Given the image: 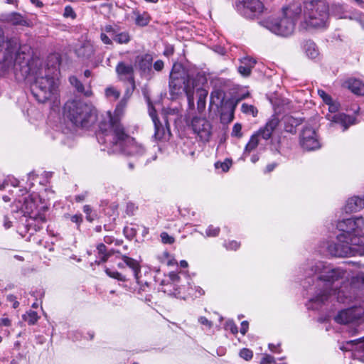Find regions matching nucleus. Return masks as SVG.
I'll list each match as a JSON object with an SVG mask.
<instances>
[{"mask_svg": "<svg viewBox=\"0 0 364 364\" xmlns=\"http://www.w3.org/2000/svg\"><path fill=\"white\" fill-rule=\"evenodd\" d=\"M303 269L305 277H316L318 292L309 301L312 309H318L336 293L338 288L334 287L335 282L348 280L350 277L343 268L322 261L309 262L304 265Z\"/></svg>", "mask_w": 364, "mask_h": 364, "instance_id": "f257e3e1", "label": "nucleus"}, {"mask_svg": "<svg viewBox=\"0 0 364 364\" xmlns=\"http://www.w3.org/2000/svg\"><path fill=\"white\" fill-rule=\"evenodd\" d=\"M207 82L204 73L195 75L188 74L181 65H174L170 74L169 88L172 95H178L182 91L186 93L190 107L194 106V94L198 97V109L201 112L205 107L208 91L203 88Z\"/></svg>", "mask_w": 364, "mask_h": 364, "instance_id": "f03ea898", "label": "nucleus"}, {"mask_svg": "<svg viewBox=\"0 0 364 364\" xmlns=\"http://www.w3.org/2000/svg\"><path fill=\"white\" fill-rule=\"evenodd\" d=\"M299 17V28L305 31L326 29L329 24V4L327 0H304Z\"/></svg>", "mask_w": 364, "mask_h": 364, "instance_id": "7ed1b4c3", "label": "nucleus"}, {"mask_svg": "<svg viewBox=\"0 0 364 364\" xmlns=\"http://www.w3.org/2000/svg\"><path fill=\"white\" fill-rule=\"evenodd\" d=\"M301 14L299 3H292L277 14L269 16L262 22V25L272 33L287 37L293 33L295 23Z\"/></svg>", "mask_w": 364, "mask_h": 364, "instance_id": "20e7f679", "label": "nucleus"}, {"mask_svg": "<svg viewBox=\"0 0 364 364\" xmlns=\"http://www.w3.org/2000/svg\"><path fill=\"white\" fill-rule=\"evenodd\" d=\"M3 48H5L4 64L6 68H13L16 71L19 70L22 73V76L26 77L31 72L28 56L24 52L18 50V44L15 41H5L4 31L0 27V50Z\"/></svg>", "mask_w": 364, "mask_h": 364, "instance_id": "39448f33", "label": "nucleus"}, {"mask_svg": "<svg viewBox=\"0 0 364 364\" xmlns=\"http://www.w3.org/2000/svg\"><path fill=\"white\" fill-rule=\"evenodd\" d=\"M64 114L75 126L87 128L97 119L96 109L82 101H68L64 106Z\"/></svg>", "mask_w": 364, "mask_h": 364, "instance_id": "423d86ee", "label": "nucleus"}, {"mask_svg": "<svg viewBox=\"0 0 364 364\" xmlns=\"http://www.w3.org/2000/svg\"><path fill=\"white\" fill-rule=\"evenodd\" d=\"M41 200L36 193H32L25 197L23 203L21 205L20 210L23 215L28 216L26 226L28 230L33 229L38 231L43 228L46 221V208L43 205L39 206Z\"/></svg>", "mask_w": 364, "mask_h": 364, "instance_id": "0eeeda50", "label": "nucleus"}, {"mask_svg": "<svg viewBox=\"0 0 364 364\" xmlns=\"http://www.w3.org/2000/svg\"><path fill=\"white\" fill-rule=\"evenodd\" d=\"M31 93L36 100L41 103L56 98L58 82L49 75V70L39 71L31 86Z\"/></svg>", "mask_w": 364, "mask_h": 364, "instance_id": "6e6552de", "label": "nucleus"}, {"mask_svg": "<svg viewBox=\"0 0 364 364\" xmlns=\"http://www.w3.org/2000/svg\"><path fill=\"white\" fill-rule=\"evenodd\" d=\"M123 137H117L114 132H110L105 136H97L100 143L106 144L114 146L113 151H122L130 156H141L145 152V149L141 144L130 137L125 132Z\"/></svg>", "mask_w": 364, "mask_h": 364, "instance_id": "1a4fd4ad", "label": "nucleus"}, {"mask_svg": "<svg viewBox=\"0 0 364 364\" xmlns=\"http://www.w3.org/2000/svg\"><path fill=\"white\" fill-rule=\"evenodd\" d=\"M127 105V100L123 97L116 107L114 113L107 112L102 116L100 122V132L97 136H105L110 132H114L117 137H123L124 135V128L120 123L125 107Z\"/></svg>", "mask_w": 364, "mask_h": 364, "instance_id": "9d476101", "label": "nucleus"}, {"mask_svg": "<svg viewBox=\"0 0 364 364\" xmlns=\"http://www.w3.org/2000/svg\"><path fill=\"white\" fill-rule=\"evenodd\" d=\"M338 230L342 233L337 236L339 242H346L348 237L361 233L364 227V219L363 217H353L348 219L339 220L336 225Z\"/></svg>", "mask_w": 364, "mask_h": 364, "instance_id": "9b49d317", "label": "nucleus"}, {"mask_svg": "<svg viewBox=\"0 0 364 364\" xmlns=\"http://www.w3.org/2000/svg\"><path fill=\"white\" fill-rule=\"evenodd\" d=\"M328 112L326 114V117L331 123L341 124L343 131H346L350 125L354 124V119L350 116L344 113L338 112L340 104L338 102L332 100L331 103L326 104Z\"/></svg>", "mask_w": 364, "mask_h": 364, "instance_id": "f8f14e48", "label": "nucleus"}, {"mask_svg": "<svg viewBox=\"0 0 364 364\" xmlns=\"http://www.w3.org/2000/svg\"><path fill=\"white\" fill-rule=\"evenodd\" d=\"M236 8L245 18H253L263 11L264 4L260 0H237Z\"/></svg>", "mask_w": 364, "mask_h": 364, "instance_id": "ddd939ff", "label": "nucleus"}, {"mask_svg": "<svg viewBox=\"0 0 364 364\" xmlns=\"http://www.w3.org/2000/svg\"><path fill=\"white\" fill-rule=\"evenodd\" d=\"M300 144L303 149L307 151H313L321 147L316 130L310 127L306 126L300 134Z\"/></svg>", "mask_w": 364, "mask_h": 364, "instance_id": "4468645a", "label": "nucleus"}, {"mask_svg": "<svg viewBox=\"0 0 364 364\" xmlns=\"http://www.w3.org/2000/svg\"><path fill=\"white\" fill-rule=\"evenodd\" d=\"M191 127L201 141L206 142L210 140L212 134V126L205 118L197 117L193 118Z\"/></svg>", "mask_w": 364, "mask_h": 364, "instance_id": "2eb2a0df", "label": "nucleus"}, {"mask_svg": "<svg viewBox=\"0 0 364 364\" xmlns=\"http://www.w3.org/2000/svg\"><path fill=\"white\" fill-rule=\"evenodd\" d=\"M336 240V242L328 244L326 248L328 254L337 257L353 256V252H355V250L349 247L347 240H346V242H339L337 239Z\"/></svg>", "mask_w": 364, "mask_h": 364, "instance_id": "dca6fc26", "label": "nucleus"}, {"mask_svg": "<svg viewBox=\"0 0 364 364\" xmlns=\"http://www.w3.org/2000/svg\"><path fill=\"white\" fill-rule=\"evenodd\" d=\"M363 311L358 307H353L342 310L335 316L336 322L340 324H346L361 318Z\"/></svg>", "mask_w": 364, "mask_h": 364, "instance_id": "f3484780", "label": "nucleus"}, {"mask_svg": "<svg viewBox=\"0 0 364 364\" xmlns=\"http://www.w3.org/2000/svg\"><path fill=\"white\" fill-rule=\"evenodd\" d=\"M116 73L121 80L128 81L132 85V90L135 88L134 70L132 65L119 62L116 66Z\"/></svg>", "mask_w": 364, "mask_h": 364, "instance_id": "a211bd4d", "label": "nucleus"}, {"mask_svg": "<svg viewBox=\"0 0 364 364\" xmlns=\"http://www.w3.org/2000/svg\"><path fill=\"white\" fill-rule=\"evenodd\" d=\"M279 120L277 117L273 115L268 119L263 127H261L257 133L263 139L267 140L272 137V135L276 128L278 127Z\"/></svg>", "mask_w": 364, "mask_h": 364, "instance_id": "6ab92c4d", "label": "nucleus"}, {"mask_svg": "<svg viewBox=\"0 0 364 364\" xmlns=\"http://www.w3.org/2000/svg\"><path fill=\"white\" fill-rule=\"evenodd\" d=\"M347 241L349 247L356 250L353 252V256L364 255V235L362 232L348 237Z\"/></svg>", "mask_w": 364, "mask_h": 364, "instance_id": "aec40b11", "label": "nucleus"}, {"mask_svg": "<svg viewBox=\"0 0 364 364\" xmlns=\"http://www.w3.org/2000/svg\"><path fill=\"white\" fill-rule=\"evenodd\" d=\"M95 51L94 45L90 41H82L75 49L77 57L83 59L91 58L94 55Z\"/></svg>", "mask_w": 364, "mask_h": 364, "instance_id": "412c9836", "label": "nucleus"}, {"mask_svg": "<svg viewBox=\"0 0 364 364\" xmlns=\"http://www.w3.org/2000/svg\"><path fill=\"white\" fill-rule=\"evenodd\" d=\"M150 116L152 119V121L154 124L155 127V133H154V137L157 140H161V139H166L169 137L171 135V132L168 129L164 128L157 118V117L155 114V111H151L150 112Z\"/></svg>", "mask_w": 364, "mask_h": 364, "instance_id": "4be33fe9", "label": "nucleus"}, {"mask_svg": "<svg viewBox=\"0 0 364 364\" xmlns=\"http://www.w3.org/2000/svg\"><path fill=\"white\" fill-rule=\"evenodd\" d=\"M153 57L150 54H143L136 58L135 63L143 74L149 73L151 70Z\"/></svg>", "mask_w": 364, "mask_h": 364, "instance_id": "5701e85b", "label": "nucleus"}, {"mask_svg": "<svg viewBox=\"0 0 364 364\" xmlns=\"http://www.w3.org/2000/svg\"><path fill=\"white\" fill-rule=\"evenodd\" d=\"M120 258L124 262L126 266L132 270L136 282H140L141 265L139 262L135 259H133L124 255H121Z\"/></svg>", "mask_w": 364, "mask_h": 364, "instance_id": "b1692460", "label": "nucleus"}, {"mask_svg": "<svg viewBox=\"0 0 364 364\" xmlns=\"http://www.w3.org/2000/svg\"><path fill=\"white\" fill-rule=\"evenodd\" d=\"M343 86L357 95H364V83L360 80L349 78L343 83Z\"/></svg>", "mask_w": 364, "mask_h": 364, "instance_id": "393cba45", "label": "nucleus"}, {"mask_svg": "<svg viewBox=\"0 0 364 364\" xmlns=\"http://www.w3.org/2000/svg\"><path fill=\"white\" fill-rule=\"evenodd\" d=\"M364 208V195L362 197L353 196L350 198L345 205L346 212H357Z\"/></svg>", "mask_w": 364, "mask_h": 364, "instance_id": "a878e982", "label": "nucleus"}, {"mask_svg": "<svg viewBox=\"0 0 364 364\" xmlns=\"http://www.w3.org/2000/svg\"><path fill=\"white\" fill-rule=\"evenodd\" d=\"M256 60L250 57H245L240 59V65L238 67V72L243 77H248L251 74L252 69L255 67Z\"/></svg>", "mask_w": 364, "mask_h": 364, "instance_id": "bb28decb", "label": "nucleus"}, {"mask_svg": "<svg viewBox=\"0 0 364 364\" xmlns=\"http://www.w3.org/2000/svg\"><path fill=\"white\" fill-rule=\"evenodd\" d=\"M304 50L306 55L311 59H316L319 55V50L314 42L307 41L304 44Z\"/></svg>", "mask_w": 364, "mask_h": 364, "instance_id": "cd10ccee", "label": "nucleus"}, {"mask_svg": "<svg viewBox=\"0 0 364 364\" xmlns=\"http://www.w3.org/2000/svg\"><path fill=\"white\" fill-rule=\"evenodd\" d=\"M69 81L78 92L83 94L86 97H90L92 95L91 89L89 87L85 90L82 83L76 77L71 76L69 78Z\"/></svg>", "mask_w": 364, "mask_h": 364, "instance_id": "c85d7f7f", "label": "nucleus"}, {"mask_svg": "<svg viewBox=\"0 0 364 364\" xmlns=\"http://www.w3.org/2000/svg\"><path fill=\"white\" fill-rule=\"evenodd\" d=\"M259 136L257 132H255L251 136L248 143L246 144L243 153L244 156H246L257 148L259 144Z\"/></svg>", "mask_w": 364, "mask_h": 364, "instance_id": "c756f323", "label": "nucleus"}, {"mask_svg": "<svg viewBox=\"0 0 364 364\" xmlns=\"http://www.w3.org/2000/svg\"><path fill=\"white\" fill-rule=\"evenodd\" d=\"M135 23L139 26H145L148 25L150 21V16L146 12L140 14L139 12H134Z\"/></svg>", "mask_w": 364, "mask_h": 364, "instance_id": "7c9ffc66", "label": "nucleus"}, {"mask_svg": "<svg viewBox=\"0 0 364 364\" xmlns=\"http://www.w3.org/2000/svg\"><path fill=\"white\" fill-rule=\"evenodd\" d=\"M348 346H351V348H346L345 350H358L364 353V337L347 342Z\"/></svg>", "mask_w": 364, "mask_h": 364, "instance_id": "2f4dec72", "label": "nucleus"}, {"mask_svg": "<svg viewBox=\"0 0 364 364\" xmlns=\"http://www.w3.org/2000/svg\"><path fill=\"white\" fill-rule=\"evenodd\" d=\"M339 18H349L357 21L362 28H364V14L360 12H353L349 16H338Z\"/></svg>", "mask_w": 364, "mask_h": 364, "instance_id": "473e14b6", "label": "nucleus"}, {"mask_svg": "<svg viewBox=\"0 0 364 364\" xmlns=\"http://www.w3.org/2000/svg\"><path fill=\"white\" fill-rule=\"evenodd\" d=\"M298 124L299 122L296 119L291 117H287L285 118L284 129L287 132L294 133L296 132V127Z\"/></svg>", "mask_w": 364, "mask_h": 364, "instance_id": "72a5a7b5", "label": "nucleus"}, {"mask_svg": "<svg viewBox=\"0 0 364 364\" xmlns=\"http://www.w3.org/2000/svg\"><path fill=\"white\" fill-rule=\"evenodd\" d=\"M39 316L34 311H28L23 315V319L28 323V325H34L38 320Z\"/></svg>", "mask_w": 364, "mask_h": 364, "instance_id": "f704fd0d", "label": "nucleus"}, {"mask_svg": "<svg viewBox=\"0 0 364 364\" xmlns=\"http://www.w3.org/2000/svg\"><path fill=\"white\" fill-rule=\"evenodd\" d=\"M131 40L130 35L128 32H121L115 33L114 41L119 44L128 43Z\"/></svg>", "mask_w": 364, "mask_h": 364, "instance_id": "c9c22d12", "label": "nucleus"}, {"mask_svg": "<svg viewBox=\"0 0 364 364\" xmlns=\"http://www.w3.org/2000/svg\"><path fill=\"white\" fill-rule=\"evenodd\" d=\"M105 272L111 278H113V279H117L120 282H126L127 281L126 276L116 270H112L111 269L106 268Z\"/></svg>", "mask_w": 364, "mask_h": 364, "instance_id": "e433bc0d", "label": "nucleus"}, {"mask_svg": "<svg viewBox=\"0 0 364 364\" xmlns=\"http://www.w3.org/2000/svg\"><path fill=\"white\" fill-rule=\"evenodd\" d=\"M223 100V92L220 90H215L210 94V101L213 104H221Z\"/></svg>", "mask_w": 364, "mask_h": 364, "instance_id": "4c0bfd02", "label": "nucleus"}, {"mask_svg": "<svg viewBox=\"0 0 364 364\" xmlns=\"http://www.w3.org/2000/svg\"><path fill=\"white\" fill-rule=\"evenodd\" d=\"M241 110L243 113L252 115V117H256L258 112L257 108L255 106L246 103H243L242 105Z\"/></svg>", "mask_w": 364, "mask_h": 364, "instance_id": "58836bf2", "label": "nucleus"}, {"mask_svg": "<svg viewBox=\"0 0 364 364\" xmlns=\"http://www.w3.org/2000/svg\"><path fill=\"white\" fill-rule=\"evenodd\" d=\"M105 95L113 100H117L120 96V92L114 87H109L105 90Z\"/></svg>", "mask_w": 364, "mask_h": 364, "instance_id": "ea45409f", "label": "nucleus"}, {"mask_svg": "<svg viewBox=\"0 0 364 364\" xmlns=\"http://www.w3.org/2000/svg\"><path fill=\"white\" fill-rule=\"evenodd\" d=\"M9 21L13 25H25L26 23L23 16L16 13H14L9 16Z\"/></svg>", "mask_w": 364, "mask_h": 364, "instance_id": "a19ab883", "label": "nucleus"}, {"mask_svg": "<svg viewBox=\"0 0 364 364\" xmlns=\"http://www.w3.org/2000/svg\"><path fill=\"white\" fill-rule=\"evenodd\" d=\"M136 284L138 287L134 289V291L139 295H142L144 292L148 291V289H149V283L141 279L140 282H136Z\"/></svg>", "mask_w": 364, "mask_h": 364, "instance_id": "79ce46f5", "label": "nucleus"}, {"mask_svg": "<svg viewBox=\"0 0 364 364\" xmlns=\"http://www.w3.org/2000/svg\"><path fill=\"white\" fill-rule=\"evenodd\" d=\"M220 228L210 225L205 230V237H216L219 235Z\"/></svg>", "mask_w": 364, "mask_h": 364, "instance_id": "37998d69", "label": "nucleus"}, {"mask_svg": "<svg viewBox=\"0 0 364 364\" xmlns=\"http://www.w3.org/2000/svg\"><path fill=\"white\" fill-rule=\"evenodd\" d=\"M231 165L232 161L230 159H225L223 162H217L215 164L216 168H220L224 172L228 171Z\"/></svg>", "mask_w": 364, "mask_h": 364, "instance_id": "c03bdc74", "label": "nucleus"}, {"mask_svg": "<svg viewBox=\"0 0 364 364\" xmlns=\"http://www.w3.org/2000/svg\"><path fill=\"white\" fill-rule=\"evenodd\" d=\"M317 93L318 96L322 99L325 105L331 103V100H333L330 95L321 89H318Z\"/></svg>", "mask_w": 364, "mask_h": 364, "instance_id": "a18cd8bd", "label": "nucleus"}, {"mask_svg": "<svg viewBox=\"0 0 364 364\" xmlns=\"http://www.w3.org/2000/svg\"><path fill=\"white\" fill-rule=\"evenodd\" d=\"M240 356L244 360L248 361L253 357V352L248 348H242L239 353Z\"/></svg>", "mask_w": 364, "mask_h": 364, "instance_id": "49530a36", "label": "nucleus"}, {"mask_svg": "<svg viewBox=\"0 0 364 364\" xmlns=\"http://www.w3.org/2000/svg\"><path fill=\"white\" fill-rule=\"evenodd\" d=\"M231 134L232 136H236L237 138H241L242 136V125L240 123L234 124Z\"/></svg>", "mask_w": 364, "mask_h": 364, "instance_id": "de8ad7c7", "label": "nucleus"}, {"mask_svg": "<svg viewBox=\"0 0 364 364\" xmlns=\"http://www.w3.org/2000/svg\"><path fill=\"white\" fill-rule=\"evenodd\" d=\"M161 240L164 244H172L174 242V238L170 236L167 232H163L161 233Z\"/></svg>", "mask_w": 364, "mask_h": 364, "instance_id": "09e8293b", "label": "nucleus"}, {"mask_svg": "<svg viewBox=\"0 0 364 364\" xmlns=\"http://www.w3.org/2000/svg\"><path fill=\"white\" fill-rule=\"evenodd\" d=\"M225 327L230 330L232 333L236 334L238 332V328L236 324L232 321H228L226 322Z\"/></svg>", "mask_w": 364, "mask_h": 364, "instance_id": "8fccbe9b", "label": "nucleus"}, {"mask_svg": "<svg viewBox=\"0 0 364 364\" xmlns=\"http://www.w3.org/2000/svg\"><path fill=\"white\" fill-rule=\"evenodd\" d=\"M6 300L12 304L14 309H16L19 306V302L17 301V298L14 294H9L6 296Z\"/></svg>", "mask_w": 364, "mask_h": 364, "instance_id": "3c124183", "label": "nucleus"}, {"mask_svg": "<svg viewBox=\"0 0 364 364\" xmlns=\"http://www.w3.org/2000/svg\"><path fill=\"white\" fill-rule=\"evenodd\" d=\"M63 15L65 17H67V18L70 17L73 19L75 18L76 16V14H75L74 10L70 6H65Z\"/></svg>", "mask_w": 364, "mask_h": 364, "instance_id": "603ef678", "label": "nucleus"}, {"mask_svg": "<svg viewBox=\"0 0 364 364\" xmlns=\"http://www.w3.org/2000/svg\"><path fill=\"white\" fill-rule=\"evenodd\" d=\"M334 15L338 18V16L341 15V16H349L350 14H347L345 11H344V8L343 7V6H341V5H338V6H335V10H334Z\"/></svg>", "mask_w": 364, "mask_h": 364, "instance_id": "864d4df0", "label": "nucleus"}, {"mask_svg": "<svg viewBox=\"0 0 364 364\" xmlns=\"http://www.w3.org/2000/svg\"><path fill=\"white\" fill-rule=\"evenodd\" d=\"M83 211L86 214V218L89 221H92L94 218L91 215L92 209L90 205H85L83 207Z\"/></svg>", "mask_w": 364, "mask_h": 364, "instance_id": "5fc2aeb1", "label": "nucleus"}, {"mask_svg": "<svg viewBox=\"0 0 364 364\" xmlns=\"http://www.w3.org/2000/svg\"><path fill=\"white\" fill-rule=\"evenodd\" d=\"M225 247L228 249V250H237V248H239L240 247V243H238L236 241H230L228 243H225Z\"/></svg>", "mask_w": 364, "mask_h": 364, "instance_id": "6e6d98bb", "label": "nucleus"}, {"mask_svg": "<svg viewBox=\"0 0 364 364\" xmlns=\"http://www.w3.org/2000/svg\"><path fill=\"white\" fill-rule=\"evenodd\" d=\"M274 362V358L270 355H266L261 360L260 364H271Z\"/></svg>", "mask_w": 364, "mask_h": 364, "instance_id": "4d7b16f0", "label": "nucleus"}, {"mask_svg": "<svg viewBox=\"0 0 364 364\" xmlns=\"http://www.w3.org/2000/svg\"><path fill=\"white\" fill-rule=\"evenodd\" d=\"M198 321H199L200 323H201L202 325H205V326H208L209 328H210L212 327V326H213L212 322L210 321L208 318H206L204 316H200L198 318Z\"/></svg>", "mask_w": 364, "mask_h": 364, "instance_id": "13d9d810", "label": "nucleus"}, {"mask_svg": "<svg viewBox=\"0 0 364 364\" xmlns=\"http://www.w3.org/2000/svg\"><path fill=\"white\" fill-rule=\"evenodd\" d=\"M97 250L98 252V255L109 254V252H107V250L106 246L102 243L97 245Z\"/></svg>", "mask_w": 364, "mask_h": 364, "instance_id": "bf43d9fd", "label": "nucleus"}, {"mask_svg": "<svg viewBox=\"0 0 364 364\" xmlns=\"http://www.w3.org/2000/svg\"><path fill=\"white\" fill-rule=\"evenodd\" d=\"M168 277H169V279H170L171 282L173 284H176L180 280V277L178 276V274L177 273H175V272L169 273Z\"/></svg>", "mask_w": 364, "mask_h": 364, "instance_id": "052dcab7", "label": "nucleus"}, {"mask_svg": "<svg viewBox=\"0 0 364 364\" xmlns=\"http://www.w3.org/2000/svg\"><path fill=\"white\" fill-rule=\"evenodd\" d=\"M70 220L72 222H73L79 225L82 221V216L81 214H76V215H73L71 217Z\"/></svg>", "mask_w": 364, "mask_h": 364, "instance_id": "680f3d73", "label": "nucleus"}, {"mask_svg": "<svg viewBox=\"0 0 364 364\" xmlns=\"http://www.w3.org/2000/svg\"><path fill=\"white\" fill-rule=\"evenodd\" d=\"M164 64L161 60H156L154 63V68L156 71H161L164 68Z\"/></svg>", "mask_w": 364, "mask_h": 364, "instance_id": "e2e57ef3", "label": "nucleus"}, {"mask_svg": "<svg viewBox=\"0 0 364 364\" xmlns=\"http://www.w3.org/2000/svg\"><path fill=\"white\" fill-rule=\"evenodd\" d=\"M100 39L106 45H111L112 43V40L104 33H101Z\"/></svg>", "mask_w": 364, "mask_h": 364, "instance_id": "0e129e2a", "label": "nucleus"}, {"mask_svg": "<svg viewBox=\"0 0 364 364\" xmlns=\"http://www.w3.org/2000/svg\"><path fill=\"white\" fill-rule=\"evenodd\" d=\"M11 326V321L8 317H3L0 318V326Z\"/></svg>", "mask_w": 364, "mask_h": 364, "instance_id": "69168bd1", "label": "nucleus"}, {"mask_svg": "<svg viewBox=\"0 0 364 364\" xmlns=\"http://www.w3.org/2000/svg\"><path fill=\"white\" fill-rule=\"evenodd\" d=\"M110 257H111V252H109V254L99 255L100 260L98 262V264H100L101 262H107Z\"/></svg>", "mask_w": 364, "mask_h": 364, "instance_id": "338daca9", "label": "nucleus"}, {"mask_svg": "<svg viewBox=\"0 0 364 364\" xmlns=\"http://www.w3.org/2000/svg\"><path fill=\"white\" fill-rule=\"evenodd\" d=\"M248 330V323L246 321H244L241 323L240 333L242 335H245Z\"/></svg>", "mask_w": 364, "mask_h": 364, "instance_id": "774afa93", "label": "nucleus"}]
</instances>
